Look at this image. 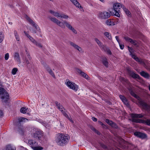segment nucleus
I'll list each match as a JSON object with an SVG mask.
<instances>
[{
    "instance_id": "obj_6",
    "label": "nucleus",
    "mask_w": 150,
    "mask_h": 150,
    "mask_svg": "<svg viewBox=\"0 0 150 150\" xmlns=\"http://www.w3.org/2000/svg\"><path fill=\"white\" fill-rule=\"evenodd\" d=\"M28 143L33 150H41L43 149L42 147L38 145V143L35 140L29 139Z\"/></svg>"
},
{
    "instance_id": "obj_30",
    "label": "nucleus",
    "mask_w": 150,
    "mask_h": 150,
    "mask_svg": "<svg viewBox=\"0 0 150 150\" xmlns=\"http://www.w3.org/2000/svg\"><path fill=\"white\" fill-rule=\"evenodd\" d=\"M102 50L106 52L109 55H111L112 54V52L110 49L107 47L105 46L104 47V48H103Z\"/></svg>"
},
{
    "instance_id": "obj_38",
    "label": "nucleus",
    "mask_w": 150,
    "mask_h": 150,
    "mask_svg": "<svg viewBox=\"0 0 150 150\" xmlns=\"http://www.w3.org/2000/svg\"><path fill=\"white\" fill-rule=\"evenodd\" d=\"M122 9L127 15L128 16H129L130 15L131 13L124 6L123 7Z\"/></svg>"
},
{
    "instance_id": "obj_24",
    "label": "nucleus",
    "mask_w": 150,
    "mask_h": 150,
    "mask_svg": "<svg viewBox=\"0 0 150 150\" xmlns=\"http://www.w3.org/2000/svg\"><path fill=\"white\" fill-rule=\"evenodd\" d=\"M135 60L137 62H138L140 64H142L144 66H145V64L144 60L142 59H139L138 57H136L135 58H134Z\"/></svg>"
},
{
    "instance_id": "obj_45",
    "label": "nucleus",
    "mask_w": 150,
    "mask_h": 150,
    "mask_svg": "<svg viewBox=\"0 0 150 150\" xmlns=\"http://www.w3.org/2000/svg\"><path fill=\"white\" fill-rule=\"evenodd\" d=\"M26 54L28 57V58L29 59H31V57L29 53L27 52L26 50Z\"/></svg>"
},
{
    "instance_id": "obj_10",
    "label": "nucleus",
    "mask_w": 150,
    "mask_h": 150,
    "mask_svg": "<svg viewBox=\"0 0 150 150\" xmlns=\"http://www.w3.org/2000/svg\"><path fill=\"white\" fill-rule=\"evenodd\" d=\"M50 13L52 15L58 18L67 19L69 18V16L64 13H60L58 11H55L52 10H50Z\"/></svg>"
},
{
    "instance_id": "obj_46",
    "label": "nucleus",
    "mask_w": 150,
    "mask_h": 150,
    "mask_svg": "<svg viewBox=\"0 0 150 150\" xmlns=\"http://www.w3.org/2000/svg\"><path fill=\"white\" fill-rule=\"evenodd\" d=\"M99 124L100 125L103 127H105V125L103 124L102 122L100 121H98V122Z\"/></svg>"
},
{
    "instance_id": "obj_53",
    "label": "nucleus",
    "mask_w": 150,
    "mask_h": 150,
    "mask_svg": "<svg viewBox=\"0 0 150 150\" xmlns=\"http://www.w3.org/2000/svg\"><path fill=\"white\" fill-rule=\"evenodd\" d=\"M99 0L103 3H104L105 2V0Z\"/></svg>"
},
{
    "instance_id": "obj_44",
    "label": "nucleus",
    "mask_w": 150,
    "mask_h": 150,
    "mask_svg": "<svg viewBox=\"0 0 150 150\" xmlns=\"http://www.w3.org/2000/svg\"><path fill=\"white\" fill-rule=\"evenodd\" d=\"M119 45L120 48L122 50L123 49L124 47V45H123L120 42L119 43Z\"/></svg>"
},
{
    "instance_id": "obj_29",
    "label": "nucleus",
    "mask_w": 150,
    "mask_h": 150,
    "mask_svg": "<svg viewBox=\"0 0 150 150\" xmlns=\"http://www.w3.org/2000/svg\"><path fill=\"white\" fill-rule=\"evenodd\" d=\"M105 23L107 25H115L113 21L110 19L107 20L106 21Z\"/></svg>"
},
{
    "instance_id": "obj_54",
    "label": "nucleus",
    "mask_w": 150,
    "mask_h": 150,
    "mask_svg": "<svg viewBox=\"0 0 150 150\" xmlns=\"http://www.w3.org/2000/svg\"><path fill=\"white\" fill-rule=\"evenodd\" d=\"M96 132H97V134H100V133H99V132H98V131H97Z\"/></svg>"
},
{
    "instance_id": "obj_42",
    "label": "nucleus",
    "mask_w": 150,
    "mask_h": 150,
    "mask_svg": "<svg viewBox=\"0 0 150 150\" xmlns=\"http://www.w3.org/2000/svg\"><path fill=\"white\" fill-rule=\"evenodd\" d=\"M98 43H97L98 45L102 49L103 48H104V47L105 45H103V44L102 42H101L100 41L99 42V43L98 42Z\"/></svg>"
},
{
    "instance_id": "obj_15",
    "label": "nucleus",
    "mask_w": 150,
    "mask_h": 150,
    "mask_svg": "<svg viewBox=\"0 0 150 150\" xmlns=\"http://www.w3.org/2000/svg\"><path fill=\"white\" fill-rule=\"evenodd\" d=\"M134 135L142 139H145L147 137V136L146 134L139 132H134Z\"/></svg>"
},
{
    "instance_id": "obj_16",
    "label": "nucleus",
    "mask_w": 150,
    "mask_h": 150,
    "mask_svg": "<svg viewBox=\"0 0 150 150\" xmlns=\"http://www.w3.org/2000/svg\"><path fill=\"white\" fill-rule=\"evenodd\" d=\"M31 110L30 108H26V107H23L21 108L20 109V112L23 114H26L29 115Z\"/></svg>"
},
{
    "instance_id": "obj_18",
    "label": "nucleus",
    "mask_w": 150,
    "mask_h": 150,
    "mask_svg": "<svg viewBox=\"0 0 150 150\" xmlns=\"http://www.w3.org/2000/svg\"><path fill=\"white\" fill-rule=\"evenodd\" d=\"M72 4L79 8H81L83 10V7L77 0H70Z\"/></svg>"
},
{
    "instance_id": "obj_47",
    "label": "nucleus",
    "mask_w": 150,
    "mask_h": 150,
    "mask_svg": "<svg viewBox=\"0 0 150 150\" xmlns=\"http://www.w3.org/2000/svg\"><path fill=\"white\" fill-rule=\"evenodd\" d=\"M115 38L117 41L118 43H120V41L119 39V37L118 36H115Z\"/></svg>"
},
{
    "instance_id": "obj_27",
    "label": "nucleus",
    "mask_w": 150,
    "mask_h": 150,
    "mask_svg": "<svg viewBox=\"0 0 150 150\" xmlns=\"http://www.w3.org/2000/svg\"><path fill=\"white\" fill-rule=\"evenodd\" d=\"M129 74L130 75L134 78H139V76L138 74L132 71H130L129 72Z\"/></svg>"
},
{
    "instance_id": "obj_34",
    "label": "nucleus",
    "mask_w": 150,
    "mask_h": 150,
    "mask_svg": "<svg viewBox=\"0 0 150 150\" xmlns=\"http://www.w3.org/2000/svg\"><path fill=\"white\" fill-rule=\"evenodd\" d=\"M14 35L16 40L18 41H19L20 40V37L17 31L16 30L14 31Z\"/></svg>"
},
{
    "instance_id": "obj_25",
    "label": "nucleus",
    "mask_w": 150,
    "mask_h": 150,
    "mask_svg": "<svg viewBox=\"0 0 150 150\" xmlns=\"http://www.w3.org/2000/svg\"><path fill=\"white\" fill-rule=\"evenodd\" d=\"M6 150H16L15 147L11 144H9L7 145L6 147Z\"/></svg>"
},
{
    "instance_id": "obj_3",
    "label": "nucleus",
    "mask_w": 150,
    "mask_h": 150,
    "mask_svg": "<svg viewBox=\"0 0 150 150\" xmlns=\"http://www.w3.org/2000/svg\"><path fill=\"white\" fill-rule=\"evenodd\" d=\"M129 90L131 95L138 100L137 104L139 106L142 107L144 109L147 111L148 112L150 113V106L148 105L144 101L142 100L139 96L137 95L133 91L132 89L130 88L129 89Z\"/></svg>"
},
{
    "instance_id": "obj_43",
    "label": "nucleus",
    "mask_w": 150,
    "mask_h": 150,
    "mask_svg": "<svg viewBox=\"0 0 150 150\" xmlns=\"http://www.w3.org/2000/svg\"><path fill=\"white\" fill-rule=\"evenodd\" d=\"M9 55L8 53H6L5 55V59L6 60H8L9 58Z\"/></svg>"
},
{
    "instance_id": "obj_48",
    "label": "nucleus",
    "mask_w": 150,
    "mask_h": 150,
    "mask_svg": "<svg viewBox=\"0 0 150 150\" xmlns=\"http://www.w3.org/2000/svg\"><path fill=\"white\" fill-rule=\"evenodd\" d=\"M18 150H27L23 146L21 147Z\"/></svg>"
},
{
    "instance_id": "obj_32",
    "label": "nucleus",
    "mask_w": 150,
    "mask_h": 150,
    "mask_svg": "<svg viewBox=\"0 0 150 150\" xmlns=\"http://www.w3.org/2000/svg\"><path fill=\"white\" fill-rule=\"evenodd\" d=\"M141 75L145 78H148L149 75L148 73L144 71H142L140 73Z\"/></svg>"
},
{
    "instance_id": "obj_20",
    "label": "nucleus",
    "mask_w": 150,
    "mask_h": 150,
    "mask_svg": "<svg viewBox=\"0 0 150 150\" xmlns=\"http://www.w3.org/2000/svg\"><path fill=\"white\" fill-rule=\"evenodd\" d=\"M124 38L125 40L127 42H129L131 44H133L134 45H136L137 44V42L135 40H133L132 39L128 37H124Z\"/></svg>"
},
{
    "instance_id": "obj_21",
    "label": "nucleus",
    "mask_w": 150,
    "mask_h": 150,
    "mask_svg": "<svg viewBox=\"0 0 150 150\" xmlns=\"http://www.w3.org/2000/svg\"><path fill=\"white\" fill-rule=\"evenodd\" d=\"M105 122L108 125L113 127L116 128L117 127L116 124L115 123L113 122L112 121L110 120H109L106 119Z\"/></svg>"
},
{
    "instance_id": "obj_52",
    "label": "nucleus",
    "mask_w": 150,
    "mask_h": 150,
    "mask_svg": "<svg viewBox=\"0 0 150 150\" xmlns=\"http://www.w3.org/2000/svg\"><path fill=\"white\" fill-rule=\"evenodd\" d=\"M3 115V112L2 111L0 110V117L2 116Z\"/></svg>"
},
{
    "instance_id": "obj_4",
    "label": "nucleus",
    "mask_w": 150,
    "mask_h": 150,
    "mask_svg": "<svg viewBox=\"0 0 150 150\" xmlns=\"http://www.w3.org/2000/svg\"><path fill=\"white\" fill-rule=\"evenodd\" d=\"M2 95L1 98L3 102L6 103L9 102V94L4 89L2 83L0 82V95Z\"/></svg>"
},
{
    "instance_id": "obj_37",
    "label": "nucleus",
    "mask_w": 150,
    "mask_h": 150,
    "mask_svg": "<svg viewBox=\"0 0 150 150\" xmlns=\"http://www.w3.org/2000/svg\"><path fill=\"white\" fill-rule=\"evenodd\" d=\"M102 61L103 64L105 67H108V63L107 61V59L105 57L103 58Z\"/></svg>"
},
{
    "instance_id": "obj_40",
    "label": "nucleus",
    "mask_w": 150,
    "mask_h": 150,
    "mask_svg": "<svg viewBox=\"0 0 150 150\" xmlns=\"http://www.w3.org/2000/svg\"><path fill=\"white\" fill-rule=\"evenodd\" d=\"M4 38V34L3 32H0V43H1L3 40Z\"/></svg>"
},
{
    "instance_id": "obj_49",
    "label": "nucleus",
    "mask_w": 150,
    "mask_h": 150,
    "mask_svg": "<svg viewBox=\"0 0 150 150\" xmlns=\"http://www.w3.org/2000/svg\"><path fill=\"white\" fill-rule=\"evenodd\" d=\"M92 119L94 122H96L97 121V118L94 117H92Z\"/></svg>"
},
{
    "instance_id": "obj_50",
    "label": "nucleus",
    "mask_w": 150,
    "mask_h": 150,
    "mask_svg": "<svg viewBox=\"0 0 150 150\" xmlns=\"http://www.w3.org/2000/svg\"><path fill=\"white\" fill-rule=\"evenodd\" d=\"M25 61L26 64H29V62L27 59H25Z\"/></svg>"
},
{
    "instance_id": "obj_51",
    "label": "nucleus",
    "mask_w": 150,
    "mask_h": 150,
    "mask_svg": "<svg viewBox=\"0 0 150 150\" xmlns=\"http://www.w3.org/2000/svg\"><path fill=\"white\" fill-rule=\"evenodd\" d=\"M95 40L97 43H99V42H100L99 40L97 38H95Z\"/></svg>"
},
{
    "instance_id": "obj_28",
    "label": "nucleus",
    "mask_w": 150,
    "mask_h": 150,
    "mask_svg": "<svg viewBox=\"0 0 150 150\" xmlns=\"http://www.w3.org/2000/svg\"><path fill=\"white\" fill-rule=\"evenodd\" d=\"M46 70L49 72V73L54 78H55V76L52 71V70L48 67L46 68Z\"/></svg>"
},
{
    "instance_id": "obj_23",
    "label": "nucleus",
    "mask_w": 150,
    "mask_h": 150,
    "mask_svg": "<svg viewBox=\"0 0 150 150\" xmlns=\"http://www.w3.org/2000/svg\"><path fill=\"white\" fill-rule=\"evenodd\" d=\"M120 98L124 103L127 106L129 105L128 101L126 98L123 96L120 95L119 96Z\"/></svg>"
},
{
    "instance_id": "obj_35",
    "label": "nucleus",
    "mask_w": 150,
    "mask_h": 150,
    "mask_svg": "<svg viewBox=\"0 0 150 150\" xmlns=\"http://www.w3.org/2000/svg\"><path fill=\"white\" fill-rule=\"evenodd\" d=\"M18 132L21 134H23V129L22 126H19L17 129Z\"/></svg>"
},
{
    "instance_id": "obj_1",
    "label": "nucleus",
    "mask_w": 150,
    "mask_h": 150,
    "mask_svg": "<svg viewBox=\"0 0 150 150\" xmlns=\"http://www.w3.org/2000/svg\"><path fill=\"white\" fill-rule=\"evenodd\" d=\"M50 19L53 22L56 23L60 27L62 28H64L65 25L66 27L72 32L75 34H76L77 32L76 30L72 27V26L68 22L66 21H64L61 22L54 17H50Z\"/></svg>"
},
{
    "instance_id": "obj_39",
    "label": "nucleus",
    "mask_w": 150,
    "mask_h": 150,
    "mask_svg": "<svg viewBox=\"0 0 150 150\" xmlns=\"http://www.w3.org/2000/svg\"><path fill=\"white\" fill-rule=\"evenodd\" d=\"M18 121L19 123H21V122H27L28 121V120L27 119L22 117L19 118L18 119Z\"/></svg>"
},
{
    "instance_id": "obj_8",
    "label": "nucleus",
    "mask_w": 150,
    "mask_h": 150,
    "mask_svg": "<svg viewBox=\"0 0 150 150\" xmlns=\"http://www.w3.org/2000/svg\"><path fill=\"white\" fill-rule=\"evenodd\" d=\"M123 6H124L120 3H114L113 5V8L115 13H114V15L118 17H120V15L119 14L120 12V9L121 8H122Z\"/></svg>"
},
{
    "instance_id": "obj_19",
    "label": "nucleus",
    "mask_w": 150,
    "mask_h": 150,
    "mask_svg": "<svg viewBox=\"0 0 150 150\" xmlns=\"http://www.w3.org/2000/svg\"><path fill=\"white\" fill-rule=\"evenodd\" d=\"M71 45L74 47L75 48L77 49L80 52L82 53L83 52V50L80 47L76 45L74 43L71 42H70Z\"/></svg>"
},
{
    "instance_id": "obj_36",
    "label": "nucleus",
    "mask_w": 150,
    "mask_h": 150,
    "mask_svg": "<svg viewBox=\"0 0 150 150\" xmlns=\"http://www.w3.org/2000/svg\"><path fill=\"white\" fill-rule=\"evenodd\" d=\"M134 148L136 149V148L135 147L134 145L130 144L128 145L127 150H134Z\"/></svg>"
},
{
    "instance_id": "obj_11",
    "label": "nucleus",
    "mask_w": 150,
    "mask_h": 150,
    "mask_svg": "<svg viewBox=\"0 0 150 150\" xmlns=\"http://www.w3.org/2000/svg\"><path fill=\"white\" fill-rule=\"evenodd\" d=\"M55 104L58 107V109L62 112L64 115L66 117H67L72 123L73 122V121L71 118V117L70 116H69L66 113L63 107L59 103L57 102H55Z\"/></svg>"
},
{
    "instance_id": "obj_7",
    "label": "nucleus",
    "mask_w": 150,
    "mask_h": 150,
    "mask_svg": "<svg viewBox=\"0 0 150 150\" xmlns=\"http://www.w3.org/2000/svg\"><path fill=\"white\" fill-rule=\"evenodd\" d=\"M33 133L32 134V137L37 139L40 140L42 136V132L38 129L33 128L32 129Z\"/></svg>"
},
{
    "instance_id": "obj_31",
    "label": "nucleus",
    "mask_w": 150,
    "mask_h": 150,
    "mask_svg": "<svg viewBox=\"0 0 150 150\" xmlns=\"http://www.w3.org/2000/svg\"><path fill=\"white\" fill-rule=\"evenodd\" d=\"M104 34L109 40H111L112 39V37L110 33L107 32H105L104 33Z\"/></svg>"
},
{
    "instance_id": "obj_55",
    "label": "nucleus",
    "mask_w": 150,
    "mask_h": 150,
    "mask_svg": "<svg viewBox=\"0 0 150 150\" xmlns=\"http://www.w3.org/2000/svg\"><path fill=\"white\" fill-rule=\"evenodd\" d=\"M94 129V130H96V129Z\"/></svg>"
},
{
    "instance_id": "obj_41",
    "label": "nucleus",
    "mask_w": 150,
    "mask_h": 150,
    "mask_svg": "<svg viewBox=\"0 0 150 150\" xmlns=\"http://www.w3.org/2000/svg\"><path fill=\"white\" fill-rule=\"evenodd\" d=\"M18 71V69L17 68H13L12 71L11 73L13 75H15Z\"/></svg>"
},
{
    "instance_id": "obj_9",
    "label": "nucleus",
    "mask_w": 150,
    "mask_h": 150,
    "mask_svg": "<svg viewBox=\"0 0 150 150\" xmlns=\"http://www.w3.org/2000/svg\"><path fill=\"white\" fill-rule=\"evenodd\" d=\"M65 84L69 88L75 91H77L79 89L78 85L69 80H66Z\"/></svg>"
},
{
    "instance_id": "obj_22",
    "label": "nucleus",
    "mask_w": 150,
    "mask_h": 150,
    "mask_svg": "<svg viewBox=\"0 0 150 150\" xmlns=\"http://www.w3.org/2000/svg\"><path fill=\"white\" fill-rule=\"evenodd\" d=\"M77 72L86 79H89V77L84 72H82L81 70L79 69H78L77 70Z\"/></svg>"
},
{
    "instance_id": "obj_17",
    "label": "nucleus",
    "mask_w": 150,
    "mask_h": 150,
    "mask_svg": "<svg viewBox=\"0 0 150 150\" xmlns=\"http://www.w3.org/2000/svg\"><path fill=\"white\" fill-rule=\"evenodd\" d=\"M134 121L137 123H142L146 124L147 125L150 126V120H140L139 119H135Z\"/></svg>"
},
{
    "instance_id": "obj_5",
    "label": "nucleus",
    "mask_w": 150,
    "mask_h": 150,
    "mask_svg": "<svg viewBox=\"0 0 150 150\" xmlns=\"http://www.w3.org/2000/svg\"><path fill=\"white\" fill-rule=\"evenodd\" d=\"M109 12L105 11L99 12L98 14V18L101 19H106L110 17L111 15H114V12L110 10H109Z\"/></svg>"
},
{
    "instance_id": "obj_14",
    "label": "nucleus",
    "mask_w": 150,
    "mask_h": 150,
    "mask_svg": "<svg viewBox=\"0 0 150 150\" xmlns=\"http://www.w3.org/2000/svg\"><path fill=\"white\" fill-rule=\"evenodd\" d=\"M13 56L14 59L15 61L19 63H21L20 57L18 52H15L13 54Z\"/></svg>"
},
{
    "instance_id": "obj_26",
    "label": "nucleus",
    "mask_w": 150,
    "mask_h": 150,
    "mask_svg": "<svg viewBox=\"0 0 150 150\" xmlns=\"http://www.w3.org/2000/svg\"><path fill=\"white\" fill-rule=\"evenodd\" d=\"M128 50L130 53V55L132 57L133 59L135 58L136 57L134 54H133V50L131 48V47H129V46L128 47Z\"/></svg>"
},
{
    "instance_id": "obj_12",
    "label": "nucleus",
    "mask_w": 150,
    "mask_h": 150,
    "mask_svg": "<svg viewBox=\"0 0 150 150\" xmlns=\"http://www.w3.org/2000/svg\"><path fill=\"white\" fill-rule=\"evenodd\" d=\"M26 18L27 20L31 24V25L34 27L36 29V30H31L32 32L33 33H36L37 31L39 30H40V28L30 18L27 17Z\"/></svg>"
},
{
    "instance_id": "obj_33",
    "label": "nucleus",
    "mask_w": 150,
    "mask_h": 150,
    "mask_svg": "<svg viewBox=\"0 0 150 150\" xmlns=\"http://www.w3.org/2000/svg\"><path fill=\"white\" fill-rule=\"evenodd\" d=\"M132 116L134 118H141L142 117L143 115L142 114H133L132 115Z\"/></svg>"
},
{
    "instance_id": "obj_2",
    "label": "nucleus",
    "mask_w": 150,
    "mask_h": 150,
    "mask_svg": "<svg viewBox=\"0 0 150 150\" xmlns=\"http://www.w3.org/2000/svg\"><path fill=\"white\" fill-rule=\"evenodd\" d=\"M69 139V136L67 134L59 133L55 137V141L59 146H63L68 143Z\"/></svg>"
},
{
    "instance_id": "obj_13",
    "label": "nucleus",
    "mask_w": 150,
    "mask_h": 150,
    "mask_svg": "<svg viewBox=\"0 0 150 150\" xmlns=\"http://www.w3.org/2000/svg\"><path fill=\"white\" fill-rule=\"evenodd\" d=\"M24 33L25 34V35L32 42L36 45L38 46V47H42V45L40 43H38L30 35H29L28 33H27L26 31H24Z\"/></svg>"
}]
</instances>
